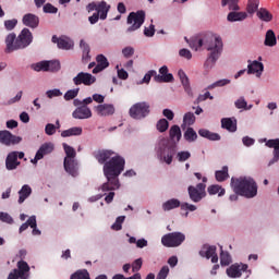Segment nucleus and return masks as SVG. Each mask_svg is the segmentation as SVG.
I'll use <instances>...</instances> for the list:
<instances>
[{
	"mask_svg": "<svg viewBox=\"0 0 279 279\" xmlns=\"http://www.w3.org/2000/svg\"><path fill=\"white\" fill-rule=\"evenodd\" d=\"M128 25H131L126 28V34H132V32H136V29H141L143 27V23H145V11L140 10L136 12H131L126 19Z\"/></svg>",
	"mask_w": 279,
	"mask_h": 279,
	"instance_id": "nucleus-5",
	"label": "nucleus"
},
{
	"mask_svg": "<svg viewBox=\"0 0 279 279\" xmlns=\"http://www.w3.org/2000/svg\"><path fill=\"white\" fill-rule=\"evenodd\" d=\"M195 123V113L186 112L183 117V125H193Z\"/></svg>",
	"mask_w": 279,
	"mask_h": 279,
	"instance_id": "nucleus-47",
	"label": "nucleus"
},
{
	"mask_svg": "<svg viewBox=\"0 0 279 279\" xmlns=\"http://www.w3.org/2000/svg\"><path fill=\"white\" fill-rule=\"evenodd\" d=\"M98 117H111L114 113V105L104 104L95 107Z\"/></svg>",
	"mask_w": 279,
	"mask_h": 279,
	"instance_id": "nucleus-18",
	"label": "nucleus"
},
{
	"mask_svg": "<svg viewBox=\"0 0 279 279\" xmlns=\"http://www.w3.org/2000/svg\"><path fill=\"white\" fill-rule=\"evenodd\" d=\"M44 12L46 14H58V8L53 7L51 3H46L44 5Z\"/></svg>",
	"mask_w": 279,
	"mask_h": 279,
	"instance_id": "nucleus-55",
	"label": "nucleus"
},
{
	"mask_svg": "<svg viewBox=\"0 0 279 279\" xmlns=\"http://www.w3.org/2000/svg\"><path fill=\"white\" fill-rule=\"evenodd\" d=\"M93 156L99 165H104L102 171L107 182L100 186L101 192L119 190L121 186L119 175L125 170V159L110 149L97 150Z\"/></svg>",
	"mask_w": 279,
	"mask_h": 279,
	"instance_id": "nucleus-1",
	"label": "nucleus"
},
{
	"mask_svg": "<svg viewBox=\"0 0 279 279\" xmlns=\"http://www.w3.org/2000/svg\"><path fill=\"white\" fill-rule=\"evenodd\" d=\"M150 108L151 106L147 101L136 102L130 108L129 114L131 119L141 121V119L149 117Z\"/></svg>",
	"mask_w": 279,
	"mask_h": 279,
	"instance_id": "nucleus-6",
	"label": "nucleus"
},
{
	"mask_svg": "<svg viewBox=\"0 0 279 279\" xmlns=\"http://www.w3.org/2000/svg\"><path fill=\"white\" fill-rule=\"evenodd\" d=\"M48 99H53V97H62V92L60 89H50L46 92Z\"/></svg>",
	"mask_w": 279,
	"mask_h": 279,
	"instance_id": "nucleus-58",
	"label": "nucleus"
},
{
	"mask_svg": "<svg viewBox=\"0 0 279 279\" xmlns=\"http://www.w3.org/2000/svg\"><path fill=\"white\" fill-rule=\"evenodd\" d=\"M39 23L40 20L35 14L27 13L23 16V24L26 25V27H32L33 29H36Z\"/></svg>",
	"mask_w": 279,
	"mask_h": 279,
	"instance_id": "nucleus-22",
	"label": "nucleus"
},
{
	"mask_svg": "<svg viewBox=\"0 0 279 279\" xmlns=\"http://www.w3.org/2000/svg\"><path fill=\"white\" fill-rule=\"evenodd\" d=\"M108 12H110V5L104 0L98 2L96 13L100 15L101 21L108 19Z\"/></svg>",
	"mask_w": 279,
	"mask_h": 279,
	"instance_id": "nucleus-24",
	"label": "nucleus"
},
{
	"mask_svg": "<svg viewBox=\"0 0 279 279\" xmlns=\"http://www.w3.org/2000/svg\"><path fill=\"white\" fill-rule=\"evenodd\" d=\"M232 263V257L230 256V253L221 251L220 253V264L222 267H228Z\"/></svg>",
	"mask_w": 279,
	"mask_h": 279,
	"instance_id": "nucleus-43",
	"label": "nucleus"
},
{
	"mask_svg": "<svg viewBox=\"0 0 279 279\" xmlns=\"http://www.w3.org/2000/svg\"><path fill=\"white\" fill-rule=\"evenodd\" d=\"M61 136L63 138H66L69 136H82V128L74 126V128L68 129L65 131H62Z\"/></svg>",
	"mask_w": 279,
	"mask_h": 279,
	"instance_id": "nucleus-34",
	"label": "nucleus"
},
{
	"mask_svg": "<svg viewBox=\"0 0 279 279\" xmlns=\"http://www.w3.org/2000/svg\"><path fill=\"white\" fill-rule=\"evenodd\" d=\"M72 117L73 119H90V117H93V111H90L88 106L82 105L73 111Z\"/></svg>",
	"mask_w": 279,
	"mask_h": 279,
	"instance_id": "nucleus-17",
	"label": "nucleus"
},
{
	"mask_svg": "<svg viewBox=\"0 0 279 279\" xmlns=\"http://www.w3.org/2000/svg\"><path fill=\"white\" fill-rule=\"evenodd\" d=\"M207 193H209L210 195H217V193H218V197H223V195H226V189H223L217 184L209 185L207 187Z\"/></svg>",
	"mask_w": 279,
	"mask_h": 279,
	"instance_id": "nucleus-35",
	"label": "nucleus"
},
{
	"mask_svg": "<svg viewBox=\"0 0 279 279\" xmlns=\"http://www.w3.org/2000/svg\"><path fill=\"white\" fill-rule=\"evenodd\" d=\"M169 135L171 141H177V143H180V138H182V130H180V126L174 124L170 128Z\"/></svg>",
	"mask_w": 279,
	"mask_h": 279,
	"instance_id": "nucleus-33",
	"label": "nucleus"
},
{
	"mask_svg": "<svg viewBox=\"0 0 279 279\" xmlns=\"http://www.w3.org/2000/svg\"><path fill=\"white\" fill-rule=\"evenodd\" d=\"M187 193L190 195V199L197 204L203 197H206V184L198 183L196 186L190 185L187 187Z\"/></svg>",
	"mask_w": 279,
	"mask_h": 279,
	"instance_id": "nucleus-8",
	"label": "nucleus"
},
{
	"mask_svg": "<svg viewBox=\"0 0 279 279\" xmlns=\"http://www.w3.org/2000/svg\"><path fill=\"white\" fill-rule=\"evenodd\" d=\"M169 276V266H163L157 275V279H167Z\"/></svg>",
	"mask_w": 279,
	"mask_h": 279,
	"instance_id": "nucleus-60",
	"label": "nucleus"
},
{
	"mask_svg": "<svg viewBox=\"0 0 279 279\" xmlns=\"http://www.w3.org/2000/svg\"><path fill=\"white\" fill-rule=\"evenodd\" d=\"M221 128L228 130V132H236V122L232 121L231 118H223L221 120Z\"/></svg>",
	"mask_w": 279,
	"mask_h": 279,
	"instance_id": "nucleus-32",
	"label": "nucleus"
},
{
	"mask_svg": "<svg viewBox=\"0 0 279 279\" xmlns=\"http://www.w3.org/2000/svg\"><path fill=\"white\" fill-rule=\"evenodd\" d=\"M159 73L160 74L156 72L155 82H158L159 84L173 82V74L169 73V68H167V65H162L159 69Z\"/></svg>",
	"mask_w": 279,
	"mask_h": 279,
	"instance_id": "nucleus-15",
	"label": "nucleus"
},
{
	"mask_svg": "<svg viewBox=\"0 0 279 279\" xmlns=\"http://www.w3.org/2000/svg\"><path fill=\"white\" fill-rule=\"evenodd\" d=\"M16 34L14 33H11L7 36L5 38V45H7V48H5V53H12V51H16L19 50V48H16Z\"/></svg>",
	"mask_w": 279,
	"mask_h": 279,
	"instance_id": "nucleus-23",
	"label": "nucleus"
},
{
	"mask_svg": "<svg viewBox=\"0 0 279 279\" xmlns=\"http://www.w3.org/2000/svg\"><path fill=\"white\" fill-rule=\"evenodd\" d=\"M45 133L47 136H53V134H56V125L48 123L45 128Z\"/></svg>",
	"mask_w": 279,
	"mask_h": 279,
	"instance_id": "nucleus-61",
	"label": "nucleus"
},
{
	"mask_svg": "<svg viewBox=\"0 0 279 279\" xmlns=\"http://www.w3.org/2000/svg\"><path fill=\"white\" fill-rule=\"evenodd\" d=\"M247 19L246 12L232 11L228 14L227 20L229 23H236L238 21H245Z\"/></svg>",
	"mask_w": 279,
	"mask_h": 279,
	"instance_id": "nucleus-27",
	"label": "nucleus"
},
{
	"mask_svg": "<svg viewBox=\"0 0 279 279\" xmlns=\"http://www.w3.org/2000/svg\"><path fill=\"white\" fill-rule=\"evenodd\" d=\"M122 53H123L124 58H132V56H134V48H132V47H125V48L122 50Z\"/></svg>",
	"mask_w": 279,
	"mask_h": 279,
	"instance_id": "nucleus-64",
	"label": "nucleus"
},
{
	"mask_svg": "<svg viewBox=\"0 0 279 279\" xmlns=\"http://www.w3.org/2000/svg\"><path fill=\"white\" fill-rule=\"evenodd\" d=\"M183 137L187 143H195L197 141V132L193 128H187L183 134Z\"/></svg>",
	"mask_w": 279,
	"mask_h": 279,
	"instance_id": "nucleus-37",
	"label": "nucleus"
},
{
	"mask_svg": "<svg viewBox=\"0 0 279 279\" xmlns=\"http://www.w3.org/2000/svg\"><path fill=\"white\" fill-rule=\"evenodd\" d=\"M231 189L233 190V193H236V195H241L242 197H247V199H252V197L258 195V185L256 184V181L247 177L231 178Z\"/></svg>",
	"mask_w": 279,
	"mask_h": 279,
	"instance_id": "nucleus-3",
	"label": "nucleus"
},
{
	"mask_svg": "<svg viewBox=\"0 0 279 279\" xmlns=\"http://www.w3.org/2000/svg\"><path fill=\"white\" fill-rule=\"evenodd\" d=\"M157 130L158 132H167V130H169V121H167V119H160L157 122Z\"/></svg>",
	"mask_w": 279,
	"mask_h": 279,
	"instance_id": "nucleus-50",
	"label": "nucleus"
},
{
	"mask_svg": "<svg viewBox=\"0 0 279 279\" xmlns=\"http://www.w3.org/2000/svg\"><path fill=\"white\" fill-rule=\"evenodd\" d=\"M266 147L274 149V156L279 158V138L269 140L266 142Z\"/></svg>",
	"mask_w": 279,
	"mask_h": 279,
	"instance_id": "nucleus-41",
	"label": "nucleus"
},
{
	"mask_svg": "<svg viewBox=\"0 0 279 279\" xmlns=\"http://www.w3.org/2000/svg\"><path fill=\"white\" fill-rule=\"evenodd\" d=\"M179 162H186L191 158V151L182 150L175 154Z\"/></svg>",
	"mask_w": 279,
	"mask_h": 279,
	"instance_id": "nucleus-46",
	"label": "nucleus"
},
{
	"mask_svg": "<svg viewBox=\"0 0 279 279\" xmlns=\"http://www.w3.org/2000/svg\"><path fill=\"white\" fill-rule=\"evenodd\" d=\"M186 236L182 232H172L161 238V243L165 247H178L184 243Z\"/></svg>",
	"mask_w": 279,
	"mask_h": 279,
	"instance_id": "nucleus-7",
	"label": "nucleus"
},
{
	"mask_svg": "<svg viewBox=\"0 0 279 279\" xmlns=\"http://www.w3.org/2000/svg\"><path fill=\"white\" fill-rule=\"evenodd\" d=\"M181 210H190V213H195V210H197V206L191 205L189 203H182Z\"/></svg>",
	"mask_w": 279,
	"mask_h": 279,
	"instance_id": "nucleus-62",
	"label": "nucleus"
},
{
	"mask_svg": "<svg viewBox=\"0 0 279 279\" xmlns=\"http://www.w3.org/2000/svg\"><path fill=\"white\" fill-rule=\"evenodd\" d=\"M222 8H226V5H229V10L232 12H239L241 10V7H239V2H234L232 0H221Z\"/></svg>",
	"mask_w": 279,
	"mask_h": 279,
	"instance_id": "nucleus-42",
	"label": "nucleus"
},
{
	"mask_svg": "<svg viewBox=\"0 0 279 279\" xmlns=\"http://www.w3.org/2000/svg\"><path fill=\"white\" fill-rule=\"evenodd\" d=\"M80 47L82 49V60L83 62H90V46L88 45V43H86V40L81 39L80 41Z\"/></svg>",
	"mask_w": 279,
	"mask_h": 279,
	"instance_id": "nucleus-25",
	"label": "nucleus"
},
{
	"mask_svg": "<svg viewBox=\"0 0 279 279\" xmlns=\"http://www.w3.org/2000/svg\"><path fill=\"white\" fill-rule=\"evenodd\" d=\"M247 264H233L227 268V276L229 278H241L243 271H247Z\"/></svg>",
	"mask_w": 279,
	"mask_h": 279,
	"instance_id": "nucleus-14",
	"label": "nucleus"
},
{
	"mask_svg": "<svg viewBox=\"0 0 279 279\" xmlns=\"http://www.w3.org/2000/svg\"><path fill=\"white\" fill-rule=\"evenodd\" d=\"M17 24L19 21L16 19L4 21V27L5 29H8V32H12V29H14V27H16Z\"/></svg>",
	"mask_w": 279,
	"mask_h": 279,
	"instance_id": "nucleus-52",
	"label": "nucleus"
},
{
	"mask_svg": "<svg viewBox=\"0 0 279 279\" xmlns=\"http://www.w3.org/2000/svg\"><path fill=\"white\" fill-rule=\"evenodd\" d=\"M248 65H247V74L248 75H254V73H256L257 77H260V75H263V71H265V65H263V63L258 62V61H250L248 60Z\"/></svg>",
	"mask_w": 279,
	"mask_h": 279,
	"instance_id": "nucleus-20",
	"label": "nucleus"
},
{
	"mask_svg": "<svg viewBox=\"0 0 279 279\" xmlns=\"http://www.w3.org/2000/svg\"><path fill=\"white\" fill-rule=\"evenodd\" d=\"M80 95V88L70 89L64 94L65 101H71V99H75Z\"/></svg>",
	"mask_w": 279,
	"mask_h": 279,
	"instance_id": "nucleus-51",
	"label": "nucleus"
},
{
	"mask_svg": "<svg viewBox=\"0 0 279 279\" xmlns=\"http://www.w3.org/2000/svg\"><path fill=\"white\" fill-rule=\"evenodd\" d=\"M19 204H23V202H25V199H27V197H29V195H32V187L27 184L23 185L22 189L19 191Z\"/></svg>",
	"mask_w": 279,
	"mask_h": 279,
	"instance_id": "nucleus-31",
	"label": "nucleus"
},
{
	"mask_svg": "<svg viewBox=\"0 0 279 279\" xmlns=\"http://www.w3.org/2000/svg\"><path fill=\"white\" fill-rule=\"evenodd\" d=\"M132 271L133 274H136V271H141V267H143V258L135 259L132 265Z\"/></svg>",
	"mask_w": 279,
	"mask_h": 279,
	"instance_id": "nucleus-53",
	"label": "nucleus"
},
{
	"mask_svg": "<svg viewBox=\"0 0 279 279\" xmlns=\"http://www.w3.org/2000/svg\"><path fill=\"white\" fill-rule=\"evenodd\" d=\"M34 71H51L52 73H57L60 71V61L51 60V61H41L32 65Z\"/></svg>",
	"mask_w": 279,
	"mask_h": 279,
	"instance_id": "nucleus-10",
	"label": "nucleus"
},
{
	"mask_svg": "<svg viewBox=\"0 0 279 279\" xmlns=\"http://www.w3.org/2000/svg\"><path fill=\"white\" fill-rule=\"evenodd\" d=\"M185 40L189 43L191 49H195V51L201 49V47H204L207 51H209L205 62V66L207 68L215 66L216 62L221 56V51H223V41L221 40V37H215L213 34H204L201 36L192 37L190 41L185 37Z\"/></svg>",
	"mask_w": 279,
	"mask_h": 279,
	"instance_id": "nucleus-2",
	"label": "nucleus"
},
{
	"mask_svg": "<svg viewBox=\"0 0 279 279\" xmlns=\"http://www.w3.org/2000/svg\"><path fill=\"white\" fill-rule=\"evenodd\" d=\"M199 256L203 258H211V263H218L219 256H217V246L204 245L199 251Z\"/></svg>",
	"mask_w": 279,
	"mask_h": 279,
	"instance_id": "nucleus-13",
	"label": "nucleus"
},
{
	"mask_svg": "<svg viewBox=\"0 0 279 279\" xmlns=\"http://www.w3.org/2000/svg\"><path fill=\"white\" fill-rule=\"evenodd\" d=\"M63 167L66 173L73 178L77 177V161L75 159L64 158Z\"/></svg>",
	"mask_w": 279,
	"mask_h": 279,
	"instance_id": "nucleus-21",
	"label": "nucleus"
},
{
	"mask_svg": "<svg viewBox=\"0 0 279 279\" xmlns=\"http://www.w3.org/2000/svg\"><path fill=\"white\" fill-rule=\"evenodd\" d=\"M157 158L160 162L171 165L173 157L178 154V145L170 143H161L156 148Z\"/></svg>",
	"mask_w": 279,
	"mask_h": 279,
	"instance_id": "nucleus-4",
	"label": "nucleus"
},
{
	"mask_svg": "<svg viewBox=\"0 0 279 279\" xmlns=\"http://www.w3.org/2000/svg\"><path fill=\"white\" fill-rule=\"evenodd\" d=\"M235 108L238 110H241L244 108V110H250L252 108V105L247 107V101H245L244 97H240L235 102H234Z\"/></svg>",
	"mask_w": 279,
	"mask_h": 279,
	"instance_id": "nucleus-49",
	"label": "nucleus"
},
{
	"mask_svg": "<svg viewBox=\"0 0 279 279\" xmlns=\"http://www.w3.org/2000/svg\"><path fill=\"white\" fill-rule=\"evenodd\" d=\"M151 77L156 80V70H150L148 71V73L144 75V78H143L144 84H149V82H151Z\"/></svg>",
	"mask_w": 279,
	"mask_h": 279,
	"instance_id": "nucleus-57",
	"label": "nucleus"
},
{
	"mask_svg": "<svg viewBox=\"0 0 279 279\" xmlns=\"http://www.w3.org/2000/svg\"><path fill=\"white\" fill-rule=\"evenodd\" d=\"M179 54L181 58H185V60H191L193 58V54L191 53V50L183 48L179 51Z\"/></svg>",
	"mask_w": 279,
	"mask_h": 279,
	"instance_id": "nucleus-63",
	"label": "nucleus"
},
{
	"mask_svg": "<svg viewBox=\"0 0 279 279\" xmlns=\"http://www.w3.org/2000/svg\"><path fill=\"white\" fill-rule=\"evenodd\" d=\"M0 220L3 221L4 223H14V219L10 214L0 211Z\"/></svg>",
	"mask_w": 279,
	"mask_h": 279,
	"instance_id": "nucleus-56",
	"label": "nucleus"
},
{
	"mask_svg": "<svg viewBox=\"0 0 279 279\" xmlns=\"http://www.w3.org/2000/svg\"><path fill=\"white\" fill-rule=\"evenodd\" d=\"M33 40L34 36L32 35V32H29L28 28H24L15 39V49H25L32 45Z\"/></svg>",
	"mask_w": 279,
	"mask_h": 279,
	"instance_id": "nucleus-9",
	"label": "nucleus"
},
{
	"mask_svg": "<svg viewBox=\"0 0 279 279\" xmlns=\"http://www.w3.org/2000/svg\"><path fill=\"white\" fill-rule=\"evenodd\" d=\"M228 84H230V80L222 78V80H219V81L215 82L214 84L209 85L208 88H217V87H221V86H228Z\"/></svg>",
	"mask_w": 279,
	"mask_h": 279,
	"instance_id": "nucleus-54",
	"label": "nucleus"
},
{
	"mask_svg": "<svg viewBox=\"0 0 279 279\" xmlns=\"http://www.w3.org/2000/svg\"><path fill=\"white\" fill-rule=\"evenodd\" d=\"M21 141H23L21 136L13 135L10 131H0V143L7 145V147H10V145H19Z\"/></svg>",
	"mask_w": 279,
	"mask_h": 279,
	"instance_id": "nucleus-12",
	"label": "nucleus"
},
{
	"mask_svg": "<svg viewBox=\"0 0 279 279\" xmlns=\"http://www.w3.org/2000/svg\"><path fill=\"white\" fill-rule=\"evenodd\" d=\"M217 182H226L230 174L228 173V166L222 167L221 170H217L215 173Z\"/></svg>",
	"mask_w": 279,
	"mask_h": 279,
	"instance_id": "nucleus-36",
	"label": "nucleus"
},
{
	"mask_svg": "<svg viewBox=\"0 0 279 279\" xmlns=\"http://www.w3.org/2000/svg\"><path fill=\"white\" fill-rule=\"evenodd\" d=\"M182 206L178 198H171L162 204L163 210H173V208H180Z\"/></svg>",
	"mask_w": 279,
	"mask_h": 279,
	"instance_id": "nucleus-38",
	"label": "nucleus"
},
{
	"mask_svg": "<svg viewBox=\"0 0 279 279\" xmlns=\"http://www.w3.org/2000/svg\"><path fill=\"white\" fill-rule=\"evenodd\" d=\"M20 165L21 161H19V151L9 153L5 159V168L8 171H14V169H16Z\"/></svg>",
	"mask_w": 279,
	"mask_h": 279,
	"instance_id": "nucleus-16",
	"label": "nucleus"
},
{
	"mask_svg": "<svg viewBox=\"0 0 279 279\" xmlns=\"http://www.w3.org/2000/svg\"><path fill=\"white\" fill-rule=\"evenodd\" d=\"M257 17L259 21H264L265 23H271V21H274V14L265 8H260L257 11Z\"/></svg>",
	"mask_w": 279,
	"mask_h": 279,
	"instance_id": "nucleus-28",
	"label": "nucleus"
},
{
	"mask_svg": "<svg viewBox=\"0 0 279 279\" xmlns=\"http://www.w3.org/2000/svg\"><path fill=\"white\" fill-rule=\"evenodd\" d=\"M73 47H75V44L71 38H68V37L59 38V45H58L59 49H64L65 51H69L70 49H73Z\"/></svg>",
	"mask_w": 279,
	"mask_h": 279,
	"instance_id": "nucleus-30",
	"label": "nucleus"
},
{
	"mask_svg": "<svg viewBox=\"0 0 279 279\" xmlns=\"http://www.w3.org/2000/svg\"><path fill=\"white\" fill-rule=\"evenodd\" d=\"M277 39H276V33H274L272 29H268L266 32V36H265V41H264V45L266 47H276L277 45Z\"/></svg>",
	"mask_w": 279,
	"mask_h": 279,
	"instance_id": "nucleus-29",
	"label": "nucleus"
},
{
	"mask_svg": "<svg viewBox=\"0 0 279 279\" xmlns=\"http://www.w3.org/2000/svg\"><path fill=\"white\" fill-rule=\"evenodd\" d=\"M52 151H53V144L45 143L37 150V159L45 158V156H49V154H51Z\"/></svg>",
	"mask_w": 279,
	"mask_h": 279,
	"instance_id": "nucleus-26",
	"label": "nucleus"
},
{
	"mask_svg": "<svg viewBox=\"0 0 279 279\" xmlns=\"http://www.w3.org/2000/svg\"><path fill=\"white\" fill-rule=\"evenodd\" d=\"M154 34H156V28L154 24H150L149 27L144 28V36H146L147 38L154 37Z\"/></svg>",
	"mask_w": 279,
	"mask_h": 279,
	"instance_id": "nucleus-59",
	"label": "nucleus"
},
{
	"mask_svg": "<svg viewBox=\"0 0 279 279\" xmlns=\"http://www.w3.org/2000/svg\"><path fill=\"white\" fill-rule=\"evenodd\" d=\"M63 149L66 155L65 158H69V160L75 159V156H77V154L75 153V148L69 146L66 143H63Z\"/></svg>",
	"mask_w": 279,
	"mask_h": 279,
	"instance_id": "nucleus-45",
	"label": "nucleus"
},
{
	"mask_svg": "<svg viewBox=\"0 0 279 279\" xmlns=\"http://www.w3.org/2000/svg\"><path fill=\"white\" fill-rule=\"evenodd\" d=\"M70 279H90V274H88V270H77L74 272Z\"/></svg>",
	"mask_w": 279,
	"mask_h": 279,
	"instance_id": "nucleus-44",
	"label": "nucleus"
},
{
	"mask_svg": "<svg viewBox=\"0 0 279 279\" xmlns=\"http://www.w3.org/2000/svg\"><path fill=\"white\" fill-rule=\"evenodd\" d=\"M17 274L19 276H28L29 275V264L25 260L17 262Z\"/></svg>",
	"mask_w": 279,
	"mask_h": 279,
	"instance_id": "nucleus-39",
	"label": "nucleus"
},
{
	"mask_svg": "<svg viewBox=\"0 0 279 279\" xmlns=\"http://www.w3.org/2000/svg\"><path fill=\"white\" fill-rule=\"evenodd\" d=\"M258 5H260L259 0H248L246 5L247 14H255L258 12Z\"/></svg>",
	"mask_w": 279,
	"mask_h": 279,
	"instance_id": "nucleus-40",
	"label": "nucleus"
},
{
	"mask_svg": "<svg viewBox=\"0 0 279 279\" xmlns=\"http://www.w3.org/2000/svg\"><path fill=\"white\" fill-rule=\"evenodd\" d=\"M96 66L93 69V73H101V71H105V69H108L110 66V62H108V58L104 54H98L96 57Z\"/></svg>",
	"mask_w": 279,
	"mask_h": 279,
	"instance_id": "nucleus-19",
	"label": "nucleus"
},
{
	"mask_svg": "<svg viewBox=\"0 0 279 279\" xmlns=\"http://www.w3.org/2000/svg\"><path fill=\"white\" fill-rule=\"evenodd\" d=\"M97 82V78L93 76L90 73L86 72H80L74 78L73 84L75 86H81V84H84V86H93Z\"/></svg>",
	"mask_w": 279,
	"mask_h": 279,
	"instance_id": "nucleus-11",
	"label": "nucleus"
},
{
	"mask_svg": "<svg viewBox=\"0 0 279 279\" xmlns=\"http://www.w3.org/2000/svg\"><path fill=\"white\" fill-rule=\"evenodd\" d=\"M123 221H125V216L118 217L116 219V222L111 226V230H116V232H119V230H122Z\"/></svg>",
	"mask_w": 279,
	"mask_h": 279,
	"instance_id": "nucleus-48",
	"label": "nucleus"
}]
</instances>
